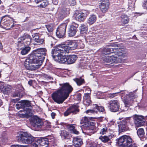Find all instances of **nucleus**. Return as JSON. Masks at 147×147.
Segmentation results:
<instances>
[{"label": "nucleus", "instance_id": "f257e3e1", "mask_svg": "<svg viewBox=\"0 0 147 147\" xmlns=\"http://www.w3.org/2000/svg\"><path fill=\"white\" fill-rule=\"evenodd\" d=\"M59 85V88L51 94L53 100L58 104L62 103L73 90V88L69 83L60 84Z\"/></svg>", "mask_w": 147, "mask_h": 147}, {"label": "nucleus", "instance_id": "f03ea898", "mask_svg": "<svg viewBox=\"0 0 147 147\" xmlns=\"http://www.w3.org/2000/svg\"><path fill=\"white\" fill-rule=\"evenodd\" d=\"M17 141L21 143L30 144L34 141V138L27 132H21L16 136Z\"/></svg>", "mask_w": 147, "mask_h": 147}, {"label": "nucleus", "instance_id": "7ed1b4c3", "mask_svg": "<svg viewBox=\"0 0 147 147\" xmlns=\"http://www.w3.org/2000/svg\"><path fill=\"white\" fill-rule=\"evenodd\" d=\"M116 140L119 145L122 147H138L129 136H123Z\"/></svg>", "mask_w": 147, "mask_h": 147}, {"label": "nucleus", "instance_id": "20e7f679", "mask_svg": "<svg viewBox=\"0 0 147 147\" xmlns=\"http://www.w3.org/2000/svg\"><path fill=\"white\" fill-rule=\"evenodd\" d=\"M20 103L22 104L23 111L24 113L20 114L19 116L22 118H28L32 115V109L29 108L30 107H32V104L30 101L27 100H21L19 102Z\"/></svg>", "mask_w": 147, "mask_h": 147}, {"label": "nucleus", "instance_id": "39448f33", "mask_svg": "<svg viewBox=\"0 0 147 147\" xmlns=\"http://www.w3.org/2000/svg\"><path fill=\"white\" fill-rule=\"evenodd\" d=\"M63 45H59L55 48L52 49L51 53L53 58L56 59L57 61L60 63V61L63 56V54H65L67 52V48H66L65 50Z\"/></svg>", "mask_w": 147, "mask_h": 147}, {"label": "nucleus", "instance_id": "423d86ee", "mask_svg": "<svg viewBox=\"0 0 147 147\" xmlns=\"http://www.w3.org/2000/svg\"><path fill=\"white\" fill-rule=\"evenodd\" d=\"M47 50L45 48L37 49L33 50L32 52L34 55L37 58L40 62V64L42 65L45 59V56L47 54Z\"/></svg>", "mask_w": 147, "mask_h": 147}, {"label": "nucleus", "instance_id": "0eeeda50", "mask_svg": "<svg viewBox=\"0 0 147 147\" xmlns=\"http://www.w3.org/2000/svg\"><path fill=\"white\" fill-rule=\"evenodd\" d=\"M12 20L9 16H5L3 17L0 21V26L2 28L9 30H12L10 28L11 26V22Z\"/></svg>", "mask_w": 147, "mask_h": 147}, {"label": "nucleus", "instance_id": "6e6552de", "mask_svg": "<svg viewBox=\"0 0 147 147\" xmlns=\"http://www.w3.org/2000/svg\"><path fill=\"white\" fill-rule=\"evenodd\" d=\"M94 119L92 117H85L81 120V123H83L84 125L88 127L89 129L93 131L95 128L96 124L95 121Z\"/></svg>", "mask_w": 147, "mask_h": 147}, {"label": "nucleus", "instance_id": "1a4fd4ad", "mask_svg": "<svg viewBox=\"0 0 147 147\" xmlns=\"http://www.w3.org/2000/svg\"><path fill=\"white\" fill-rule=\"evenodd\" d=\"M32 38L30 35L25 33L18 39L17 44L21 43L25 45H30L32 40Z\"/></svg>", "mask_w": 147, "mask_h": 147}, {"label": "nucleus", "instance_id": "9d476101", "mask_svg": "<svg viewBox=\"0 0 147 147\" xmlns=\"http://www.w3.org/2000/svg\"><path fill=\"white\" fill-rule=\"evenodd\" d=\"M108 107L109 110L113 112L119 111L120 104L118 100H110L107 103Z\"/></svg>", "mask_w": 147, "mask_h": 147}, {"label": "nucleus", "instance_id": "9b49d317", "mask_svg": "<svg viewBox=\"0 0 147 147\" xmlns=\"http://www.w3.org/2000/svg\"><path fill=\"white\" fill-rule=\"evenodd\" d=\"M80 107L78 104H74L70 106L64 112V115L65 116H67L71 114L76 115L80 111L79 109Z\"/></svg>", "mask_w": 147, "mask_h": 147}, {"label": "nucleus", "instance_id": "f8f14e48", "mask_svg": "<svg viewBox=\"0 0 147 147\" xmlns=\"http://www.w3.org/2000/svg\"><path fill=\"white\" fill-rule=\"evenodd\" d=\"M77 58L78 57L76 55H64L60 61V63L68 64H71L74 63Z\"/></svg>", "mask_w": 147, "mask_h": 147}, {"label": "nucleus", "instance_id": "ddd939ff", "mask_svg": "<svg viewBox=\"0 0 147 147\" xmlns=\"http://www.w3.org/2000/svg\"><path fill=\"white\" fill-rule=\"evenodd\" d=\"M147 119V116L144 117L141 115L135 114L133 116L134 123L136 126L139 127L143 125Z\"/></svg>", "mask_w": 147, "mask_h": 147}, {"label": "nucleus", "instance_id": "4468645a", "mask_svg": "<svg viewBox=\"0 0 147 147\" xmlns=\"http://www.w3.org/2000/svg\"><path fill=\"white\" fill-rule=\"evenodd\" d=\"M67 24L65 23L61 24L57 28L56 32L57 37L62 38L64 37L65 34Z\"/></svg>", "mask_w": 147, "mask_h": 147}, {"label": "nucleus", "instance_id": "2eb2a0df", "mask_svg": "<svg viewBox=\"0 0 147 147\" xmlns=\"http://www.w3.org/2000/svg\"><path fill=\"white\" fill-rule=\"evenodd\" d=\"M118 48L114 49L113 48H105L103 49L101 52V55H109V54L112 53H116L115 55H117L118 56H122V53L121 52L118 51Z\"/></svg>", "mask_w": 147, "mask_h": 147}, {"label": "nucleus", "instance_id": "dca6fc26", "mask_svg": "<svg viewBox=\"0 0 147 147\" xmlns=\"http://www.w3.org/2000/svg\"><path fill=\"white\" fill-rule=\"evenodd\" d=\"M64 47H63L65 50L66 48H67V52H66V53H69L70 50H72L76 49L78 45L77 43L74 40H68L66 42V45L65 44H63Z\"/></svg>", "mask_w": 147, "mask_h": 147}, {"label": "nucleus", "instance_id": "f3484780", "mask_svg": "<svg viewBox=\"0 0 147 147\" xmlns=\"http://www.w3.org/2000/svg\"><path fill=\"white\" fill-rule=\"evenodd\" d=\"M30 122L34 127L39 128H41L43 124L42 119L37 116L32 118Z\"/></svg>", "mask_w": 147, "mask_h": 147}, {"label": "nucleus", "instance_id": "a211bd4d", "mask_svg": "<svg viewBox=\"0 0 147 147\" xmlns=\"http://www.w3.org/2000/svg\"><path fill=\"white\" fill-rule=\"evenodd\" d=\"M118 124L119 131L124 132L130 130L129 125L126 122L124 119L120 121Z\"/></svg>", "mask_w": 147, "mask_h": 147}, {"label": "nucleus", "instance_id": "6ab92c4d", "mask_svg": "<svg viewBox=\"0 0 147 147\" xmlns=\"http://www.w3.org/2000/svg\"><path fill=\"white\" fill-rule=\"evenodd\" d=\"M17 47L18 49L21 50L20 53L22 55H25L28 54L31 49L29 45H25L21 43L17 44Z\"/></svg>", "mask_w": 147, "mask_h": 147}, {"label": "nucleus", "instance_id": "aec40b11", "mask_svg": "<svg viewBox=\"0 0 147 147\" xmlns=\"http://www.w3.org/2000/svg\"><path fill=\"white\" fill-rule=\"evenodd\" d=\"M39 60L37 59V58L34 55V53L32 52L28 55L27 59L25 60V62H27L28 63L33 64H38V65L40 64V63L39 62Z\"/></svg>", "mask_w": 147, "mask_h": 147}, {"label": "nucleus", "instance_id": "412c9836", "mask_svg": "<svg viewBox=\"0 0 147 147\" xmlns=\"http://www.w3.org/2000/svg\"><path fill=\"white\" fill-rule=\"evenodd\" d=\"M60 124L63 126L64 128H67L69 129L72 133L77 135L79 134V131L75 129L76 127L75 125H76L69 124L64 123H61Z\"/></svg>", "mask_w": 147, "mask_h": 147}, {"label": "nucleus", "instance_id": "4be33fe9", "mask_svg": "<svg viewBox=\"0 0 147 147\" xmlns=\"http://www.w3.org/2000/svg\"><path fill=\"white\" fill-rule=\"evenodd\" d=\"M79 25L78 24L73 22L70 25L68 32V35L69 36H73L76 34L77 31V28Z\"/></svg>", "mask_w": 147, "mask_h": 147}, {"label": "nucleus", "instance_id": "5701e85b", "mask_svg": "<svg viewBox=\"0 0 147 147\" xmlns=\"http://www.w3.org/2000/svg\"><path fill=\"white\" fill-rule=\"evenodd\" d=\"M109 0H103L100 5V8L102 12L104 13L108 11L109 7Z\"/></svg>", "mask_w": 147, "mask_h": 147}, {"label": "nucleus", "instance_id": "b1692460", "mask_svg": "<svg viewBox=\"0 0 147 147\" xmlns=\"http://www.w3.org/2000/svg\"><path fill=\"white\" fill-rule=\"evenodd\" d=\"M69 9L64 8H63L58 15V19L59 20H62L69 14Z\"/></svg>", "mask_w": 147, "mask_h": 147}, {"label": "nucleus", "instance_id": "393cba45", "mask_svg": "<svg viewBox=\"0 0 147 147\" xmlns=\"http://www.w3.org/2000/svg\"><path fill=\"white\" fill-rule=\"evenodd\" d=\"M34 35V36L33 37V40L35 42L34 43H33L34 45H40L44 43V39L42 38H41L39 36L38 34L36 33Z\"/></svg>", "mask_w": 147, "mask_h": 147}, {"label": "nucleus", "instance_id": "a878e982", "mask_svg": "<svg viewBox=\"0 0 147 147\" xmlns=\"http://www.w3.org/2000/svg\"><path fill=\"white\" fill-rule=\"evenodd\" d=\"M32 64L25 62L24 65L25 68L29 70L33 71L38 69L41 66L40 65H34Z\"/></svg>", "mask_w": 147, "mask_h": 147}, {"label": "nucleus", "instance_id": "bb28decb", "mask_svg": "<svg viewBox=\"0 0 147 147\" xmlns=\"http://www.w3.org/2000/svg\"><path fill=\"white\" fill-rule=\"evenodd\" d=\"M83 144V142L81 138L78 137L73 138V145L75 147H80Z\"/></svg>", "mask_w": 147, "mask_h": 147}, {"label": "nucleus", "instance_id": "cd10ccee", "mask_svg": "<svg viewBox=\"0 0 147 147\" xmlns=\"http://www.w3.org/2000/svg\"><path fill=\"white\" fill-rule=\"evenodd\" d=\"M59 134L62 139H68L70 138V134L68 132L65 130L60 131Z\"/></svg>", "mask_w": 147, "mask_h": 147}, {"label": "nucleus", "instance_id": "c85d7f7f", "mask_svg": "<svg viewBox=\"0 0 147 147\" xmlns=\"http://www.w3.org/2000/svg\"><path fill=\"white\" fill-rule=\"evenodd\" d=\"M49 140H51V139L45 137L39 139L38 142L40 145L47 147L49 146Z\"/></svg>", "mask_w": 147, "mask_h": 147}, {"label": "nucleus", "instance_id": "c756f323", "mask_svg": "<svg viewBox=\"0 0 147 147\" xmlns=\"http://www.w3.org/2000/svg\"><path fill=\"white\" fill-rule=\"evenodd\" d=\"M86 17V14L82 12L79 13L76 16V20L79 22L84 21Z\"/></svg>", "mask_w": 147, "mask_h": 147}, {"label": "nucleus", "instance_id": "7c9ffc66", "mask_svg": "<svg viewBox=\"0 0 147 147\" xmlns=\"http://www.w3.org/2000/svg\"><path fill=\"white\" fill-rule=\"evenodd\" d=\"M97 17L96 15L92 14L90 15L87 20L88 23L90 25L94 24L96 21Z\"/></svg>", "mask_w": 147, "mask_h": 147}, {"label": "nucleus", "instance_id": "2f4dec72", "mask_svg": "<svg viewBox=\"0 0 147 147\" xmlns=\"http://www.w3.org/2000/svg\"><path fill=\"white\" fill-rule=\"evenodd\" d=\"M121 18V20L122 23L125 25L128 24L129 21V17L125 14H123L120 17Z\"/></svg>", "mask_w": 147, "mask_h": 147}, {"label": "nucleus", "instance_id": "473e14b6", "mask_svg": "<svg viewBox=\"0 0 147 147\" xmlns=\"http://www.w3.org/2000/svg\"><path fill=\"white\" fill-rule=\"evenodd\" d=\"M93 107L94 109H95L97 113L98 111L103 112L105 111L104 107L102 106H98L97 104H93Z\"/></svg>", "mask_w": 147, "mask_h": 147}, {"label": "nucleus", "instance_id": "72a5a7b5", "mask_svg": "<svg viewBox=\"0 0 147 147\" xmlns=\"http://www.w3.org/2000/svg\"><path fill=\"white\" fill-rule=\"evenodd\" d=\"M117 58V57L116 56L115 57L114 55H113L112 56H108L107 57H106L103 59L107 63H112L114 62L115 61V59H114L113 58Z\"/></svg>", "mask_w": 147, "mask_h": 147}, {"label": "nucleus", "instance_id": "f704fd0d", "mask_svg": "<svg viewBox=\"0 0 147 147\" xmlns=\"http://www.w3.org/2000/svg\"><path fill=\"white\" fill-rule=\"evenodd\" d=\"M74 81L76 82L78 86H80L85 83V80L82 77L75 78L74 79Z\"/></svg>", "mask_w": 147, "mask_h": 147}, {"label": "nucleus", "instance_id": "c9c22d12", "mask_svg": "<svg viewBox=\"0 0 147 147\" xmlns=\"http://www.w3.org/2000/svg\"><path fill=\"white\" fill-rule=\"evenodd\" d=\"M124 120L129 126L130 125L131 126H133L134 122L133 118H132L131 117H129L126 118Z\"/></svg>", "mask_w": 147, "mask_h": 147}, {"label": "nucleus", "instance_id": "e433bc0d", "mask_svg": "<svg viewBox=\"0 0 147 147\" xmlns=\"http://www.w3.org/2000/svg\"><path fill=\"white\" fill-rule=\"evenodd\" d=\"M80 33L82 34L86 33L88 31V28L84 24H82L80 27Z\"/></svg>", "mask_w": 147, "mask_h": 147}, {"label": "nucleus", "instance_id": "4c0bfd02", "mask_svg": "<svg viewBox=\"0 0 147 147\" xmlns=\"http://www.w3.org/2000/svg\"><path fill=\"white\" fill-rule=\"evenodd\" d=\"M137 134L139 138L143 137L145 134L144 129L142 128L139 129L137 131Z\"/></svg>", "mask_w": 147, "mask_h": 147}, {"label": "nucleus", "instance_id": "58836bf2", "mask_svg": "<svg viewBox=\"0 0 147 147\" xmlns=\"http://www.w3.org/2000/svg\"><path fill=\"white\" fill-rule=\"evenodd\" d=\"M110 136H100L99 139L102 142H107L109 141L110 140Z\"/></svg>", "mask_w": 147, "mask_h": 147}, {"label": "nucleus", "instance_id": "ea45409f", "mask_svg": "<svg viewBox=\"0 0 147 147\" xmlns=\"http://www.w3.org/2000/svg\"><path fill=\"white\" fill-rule=\"evenodd\" d=\"M108 132V128L105 126H104L102 127L99 133L101 135L105 134Z\"/></svg>", "mask_w": 147, "mask_h": 147}, {"label": "nucleus", "instance_id": "a19ab883", "mask_svg": "<svg viewBox=\"0 0 147 147\" xmlns=\"http://www.w3.org/2000/svg\"><path fill=\"white\" fill-rule=\"evenodd\" d=\"M48 31L49 32H52L53 30V24H49L45 25Z\"/></svg>", "mask_w": 147, "mask_h": 147}, {"label": "nucleus", "instance_id": "79ce46f5", "mask_svg": "<svg viewBox=\"0 0 147 147\" xmlns=\"http://www.w3.org/2000/svg\"><path fill=\"white\" fill-rule=\"evenodd\" d=\"M88 39L89 40V43L90 44L94 45L96 43V39L93 36L89 37V39Z\"/></svg>", "mask_w": 147, "mask_h": 147}, {"label": "nucleus", "instance_id": "37998d69", "mask_svg": "<svg viewBox=\"0 0 147 147\" xmlns=\"http://www.w3.org/2000/svg\"><path fill=\"white\" fill-rule=\"evenodd\" d=\"M16 90L20 91L23 93L24 88L22 85L20 84H17L16 86Z\"/></svg>", "mask_w": 147, "mask_h": 147}, {"label": "nucleus", "instance_id": "c03bdc74", "mask_svg": "<svg viewBox=\"0 0 147 147\" xmlns=\"http://www.w3.org/2000/svg\"><path fill=\"white\" fill-rule=\"evenodd\" d=\"M42 3L38 6V7L40 8H44L47 7L49 4V3L47 0H44Z\"/></svg>", "mask_w": 147, "mask_h": 147}, {"label": "nucleus", "instance_id": "a18cd8bd", "mask_svg": "<svg viewBox=\"0 0 147 147\" xmlns=\"http://www.w3.org/2000/svg\"><path fill=\"white\" fill-rule=\"evenodd\" d=\"M23 96V93L21 92L20 91H16L15 90V92L13 93V97H17L19 96L20 97H22Z\"/></svg>", "mask_w": 147, "mask_h": 147}, {"label": "nucleus", "instance_id": "49530a36", "mask_svg": "<svg viewBox=\"0 0 147 147\" xmlns=\"http://www.w3.org/2000/svg\"><path fill=\"white\" fill-rule=\"evenodd\" d=\"M74 97L77 100L81 101L82 98V94L80 93H78L74 95Z\"/></svg>", "mask_w": 147, "mask_h": 147}, {"label": "nucleus", "instance_id": "de8ad7c7", "mask_svg": "<svg viewBox=\"0 0 147 147\" xmlns=\"http://www.w3.org/2000/svg\"><path fill=\"white\" fill-rule=\"evenodd\" d=\"M123 92V91H121L120 92H116L114 93H110L109 94V97L110 98H114V97L117 96V94L121 93V92Z\"/></svg>", "mask_w": 147, "mask_h": 147}, {"label": "nucleus", "instance_id": "09e8293b", "mask_svg": "<svg viewBox=\"0 0 147 147\" xmlns=\"http://www.w3.org/2000/svg\"><path fill=\"white\" fill-rule=\"evenodd\" d=\"M54 140V138H52V140L51 139V140H49V146H51V147H56L55 146H56V144Z\"/></svg>", "mask_w": 147, "mask_h": 147}, {"label": "nucleus", "instance_id": "8fccbe9b", "mask_svg": "<svg viewBox=\"0 0 147 147\" xmlns=\"http://www.w3.org/2000/svg\"><path fill=\"white\" fill-rule=\"evenodd\" d=\"M84 104L86 106H89L92 104V102L90 99L83 100Z\"/></svg>", "mask_w": 147, "mask_h": 147}, {"label": "nucleus", "instance_id": "3c124183", "mask_svg": "<svg viewBox=\"0 0 147 147\" xmlns=\"http://www.w3.org/2000/svg\"><path fill=\"white\" fill-rule=\"evenodd\" d=\"M11 19L12 20V21L11 22V26L10 27V28H12V29H16L17 25L15 24L17 22L16 21L14 20L13 18H11Z\"/></svg>", "mask_w": 147, "mask_h": 147}, {"label": "nucleus", "instance_id": "603ef678", "mask_svg": "<svg viewBox=\"0 0 147 147\" xmlns=\"http://www.w3.org/2000/svg\"><path fill=\"white\" fill-rule=\"evenodd\" d=\"M90 94L88 93H85L83 97L84 100L90 99Z\"/></svg>", "mask_w": 147, "mask_h": 147}, {"label": "nucleus", "instance_id": "864d4df0", "mask_svg": "<svg viewBox=\"0 0 147 147\" xmlns=\"http://www.w3.org/2000/svg\"><path fill=\"white\" fill-rule=\"evenodd\" d=\"M5 86L3 82H0V90L2 92H3V91L5 89L4 88L6 86Z\"/></svg>", "mask_w": 147, "mask_h": 147}, {"label": "nucleus", "instance_id": "5fc2aeb1", "mask_svg": "<svg viewBox=\"0 0 147 147\" xmlns=\"http://www.w3.org/2000/svg\"><path fill=\"white\" fill-rule=\"evenodd\" d=\"M3 92L5 94H8L10 91V88L7 86H5Z\"/></svg>", "mask_w": 147, "mask_h": 147}, {"label": "nucleus", "instance_id": "6e6d98bb", "mask_svg": "<svg viewBox=\"0 0 147 147\" xmlns=\"http://www.w3.org/2000/svg\"><path fill=\"white\" fill-rule=\"evenodd\" d=\"M20 104H17L16 105V107L17 109H22V110H21L20 111H23V107H22V104L20 103Z\"/></svg>", "mask_w": 147, "mask_h": 147}, {"label": "nucleus", "instance_id": "4d7b16f0", "mask_svg": "<svg viewBox=\"0 0 147 147\" xmlns=\"http://www.w3.org/2000/svg\"><path fill=\"white\" fill-rule=\"evenodd\" d=\"M96 112V111L95 110L93 109H88L86 111V113L87 114L94 113Z\"/></svg>", "mask_w": 147, "mask_h": 147}, {"label": "nucleus", "instance_id": "13d9d810", "mask_svg": "<svg viewBox=\"0 0 147 147\" xmlns=\"http://www.w3.org/2000/svg\"><path fill=\"white\" fill-rule=\"evenodd\" d=\"M68 1L70 5L74 6L76 4V0H68Z\"/></svg>", "mask_w": 147, "mask_h": 147}, {"label": "nucleus", "instance_id": "bf43d9fd", "mask_svg": "<svg viewBox=\"0 0 147 147\" xmlns=\"http://www.w3.org/2000/svg\"><path fill=\"white\" fill-rule=\"evenodd\" d=\"M142 6L144 9H147V0L144 1Z\"/></svg>", "mask_w": 147, "mask_h": 147}, {"label": "nucleus", "instance_id": "052dcab7", "mask_svg": "<svg viewBox=\"0 0 147 147\" xmlns=\"http://www.w3.org/2000/svg\"><path fill=\"white\" fill-rule=\"evenodd\" d=\"M98 146V144L97 143L92 142H91L90 144V147H97Z\"/></svg>", "mask_w": 147, "mask_h": 147}, {"label": "nucleus", "instance_id": "680f3d73", "mask_svg": "<svg viewBox=\"0 0 147 147\" xmlns=\"http://www.w3.org/2000/svg\"><path fill=\"white\" fill-rule=\"evenodd\" d=\"M125 105L126 107H128L129 105V102L127 101H125L124 102Z\"/></svg>", "mask_w": 147, "mask_h": 147}, {"label": "nucleus", "instance_id": "e2e57ef3", "mask_svg": "<svg viewBox=\"0 0 147 147\" xmlns=\"http://www.w3.org/2000/svg\"><path fill=\"white\" fill-rule=\"evenodd\" d=\"M58 0H52V3L54 5H57L58 3Z\"/></svg>", "mask_w": 147, "mask_h": 147}, {"label": "nucleus", "instance_id": "0e129e2a", "mask_svg": "<svg viewBox=\"0 0 147 147\" xmlns=\"http://www.w3.org/2000/svg\"><path fill=\"white\" fill-rule=\"evenodd\" d=\"M56 115V113L54 112H52L51 114V115L53 119H54L55 118V116Z\"/></svg>", "mask_w": 147, "mask_h": 147}, {"label": "nucleus", "instance_id": "69168bd1", "mask_svg": "<svg viewBox=\"0 0 147 147\" xmlns=\"http://www.w3.org/2000/svg\"><path fill=\"white\" fill-rule=\"evenodd\" d=\"M31 147H38V145L36 143H33L31 145Z\"/></svg>", "mask_w": 147, "mask_h": 147}, {"label": "nucleus", "instance_id": "338daca9", "mask_svg": "<svg viewBox=\"0 0 147 147\" xmlns=\"http://www.w3.org/2000/svg\"><path fill=\"white\" fill-rule=\"evenodd\" d=\"M33 81L32 80H30L28 82V84L30 86L32 85Z\"/></svg>", "mask_w": 147, "mask_h": 147}, {"label": "nucleus", "instance_id": "774afa93", "mask_svg": "<svg viewBox=\"0 0 147 147\" xmlns=\"http://www.w3.org/2000/svg\"><path fill=\"white\" fill-rule=\"evenodd\" d=\"M12 101L14 103H16L17 102V100H16V99H12Z\"/></svg>", "mask_w": 147, "mask_h": 147}]
</instances>
